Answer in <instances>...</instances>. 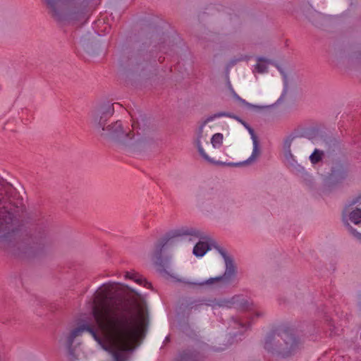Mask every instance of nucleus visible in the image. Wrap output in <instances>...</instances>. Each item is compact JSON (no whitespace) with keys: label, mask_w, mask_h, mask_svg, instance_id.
<instances>
[{"label":"nucleus","mask_w":361,"mask_h":361,"mask_svg":"<svg viewBox=\"0 0 361 361\" xmlns=\"http://www.w3.org/2000/svg\"><path fill=\"white\" fill-rule=\"evenodd\" d=\"M97 326L85 322L65 338L68 349L75 338L88 332L115 361H127L145 328L147 310L141 295L123 283L109 282L101 286L91 302Z\"/></svg>","instance_id":"f257e3e1"},{"label":"nucleus","mask_w":361,"mask_h":361,"mask_svg":"<svg viewBox=\"0 0 361 361\" xmlns=\"http://www.w3.org/2000/svg\"><path fill=\"white\" fill-rule=\"evenodd\" d=\"M23 201L11 185L0 184V246L14 240L20 230Z\"/></svg>","instance_id":"f03ea898"},{"label":"nucleus","mask_w":361,"mask_h":361,"mask_svg":"<svg viewBox=\"0 0 361 361\" xmlns=\"http://www.w3.org/2000/svg\"><path fill=\"white\" fill-rule=\"evenodd\" d=\"M54 18L63 24L75 25L84 18L85 6L80 0H44Z\"/></svg>","instance_id":"7ed1b4c3"},{"label":"nucleus","mask_w":361,"mask_h":361,"mask_svg":"<svg viewBox=\"0 0 361 361\" xmlns=\"http://www.w3.org/2000/svg\"><path fill=\"white\" fill-rule=\"evenodd\" d=\"M264 348L268 352L277 353L283 357H288L299 349V342L290 330H284L279 334L273 333L267 336Z\"/></svg>","instance_id":"20e7f679"},{"label":"nucleus","mask_w":361,"mask_h":361,"mask_svg":"<svg viewBox=\"0 0 361 361\" xmlns=\"http://www.w3.org/2000/svg\"><path fill=\"white\" fill-rule=\"evenodd\" d=\"M114 112V109L111 106H109L105 110H99L92 112L91 117L92 122L99 128H102L101 135L104 137H111L116 139L130 138L131 139V133H126L122 128V124L120 121L104 127L106 115L111 116Z\"/></svg>","instance_id":"39448f33"},{"label":"nucleus","mask_w":361,"mask_h":361,"mask_svg":"<svg viewBox=\"0 0 361 361\" xmlns=\"http://www.w3.org/2000/svg\"><path fill=\"white\" fill-rule=\"evenodd\" d=\"M182 236H188L189 240H192L193 239H204V235L202 232L200 231L188 227H183L180 228H178L173 230L169 233L166 238H163L157 245V249L158 251H161L162 247L167 244L168 243H173L174 239L178 237Z\"/></svg>","instance_id":"423d86ee"},{"label":"nucleus","mask_w":361,"mask_h":361,"mask_svg":"<svg viewBox=\"0 0 361 361\" xmlns=\"http://www.w3.org/2000/svg\"><path fill=\"white\" fill-rule=\"evenodd\" d=\"M221 306H226L228 307H235L241 310L248 311V317H252L253 314L259 317L262 315V313L259 312L254 306L252 302H250L247 298L242 295H236L232 298L231 301L226 302L225 305H221Z\"/></svg>","instance_id":"0eeeda50"},{"label":"nucleus","mask_w":361,"mask_h":361,"mask_svg":"<svg viewBox=\"0 0 361 361\" xmlns=\"http://www.w3.org/2000/svg\"><path fill=\"white\" fill-rule=\"evenodd\" d=\"M221 254L223 256L225 264H226V271L222 276H218L214 278H210L206 281L202 282L200 283V285H212L214 284L216 282L219 281H228L231 279V278L235 274V267L233 263V261L231 259L228 257L226 253L223 251H221Z\"/></svg>","instance_id":"6e6552de"},{"label":"nucleus","mask_w":361,"mask_h":361,"mask_svg":"<svg viewBox=\"0 0 361 361\" xmlns=\"http://www.w3.org/2000/svg\"><path fill=\"white\" fill-rule=\"evenodd\" d=\"M356 204H361V195L352 200L349 205H347L343 212V218L348 216L349 219L355 224L361 223V209H356L350 211V207Z\"/></svg>","instance_id":"1a4fd4ad"},{"label":"nucleus","mask_w":361,"mask_h":361,"mask_svg":"<svg viewBox=\"0 0 361 361\" xmlns=\"http://www.w3.org/2000/svg\"><path fill=\"white\" fill-rule=\"evenodd\" d=\"M126 279L132 280L135 281L136 283L142 286L147 288H151L152 285L149 282L147 281L146 279L140 275L138 273L133 271H128L125 274Z\"/></svg>","instance_id":"9d476101"},{"label":"nucleus","mask_w":361,"mask_h":361,"mask_svg":"<svg viewBox=\"0 0 361 361\" xmlns=\"http://www.w3.org/2000/svg\"><path fill=\"white\" fill-rule=\"evenodd\" d=\"M209 250V245L202 241L198 242L193 248V254L196 257H202Z\"/></svg>","instance_id":"9b49d317"},{"label":"nucleus","mask_w":361,"mask_h":361,"mask_svg":"<svg viewBox=\"0 0 361 361\" xmlns=\"http://www.w3.org/2000/svg\"><path fill=\"white\" fill-rule=\"evenodd\" d=\"M252 141H253V150H252L251 156L247 160V162H250V161L256 159L260 154V150L259 148V143H258L257 139L253 135H252Z\"/></svg>","instance_id":"f8f14e48"},{"label":"nucleus","mask_w":361,"mask_h":361,"mask_svg":"<svg viewBox=\"0 0 361 361\" xmlns=\"http://www.w3.org/2000/svg\"><path fill=\"white\" fill-rule=\"evenodd\" d=\"M224 136L221 133H215L211 139V142L214 148L219 147L223 143Z\"/></svg>","instance_id":"ddd939ff"},{"label":"nucleus","mask_w":361,"mask_h":361,"mask_svg":"<svg viewBox=\"0 0 361 361\" xmlns=\"http://www.w3.org/2000/svg\"><path fill=\"white\" fill-rule=\"evenodd\" d=\"M267 61L260 58L257 61V63L255 66V68L257 69L258 73H264L267 71Z\"/></svg>","instance_id":"4468645a"},{"label":"nucleus","mask_w":361,"mask_h":361,"mask_svg":"<svg viewBox=\"0 0 361 361\" xmlns=\"http://www.w3.org/2000/svg\"><path fill=\"white\" fill-rule=\"evenodd\" d=\"M323 154L322 151L316 149L310 155V159L312 164H317L322 159Z\"/></svg>","instance_id":"2eb2a0df"},{"label":"nucleus","mask_w":361,"mask_h":361,"mask_svg":"<svg viewBox=\"0 0 361 361\" xmlns=\"http://www.w3.org/2000/svg\"><path fill=\"white\" fill-rule=\"evenodd\" d=\"M198 151L200 154V155L206 160L209 161H212V160L209 159V157H208V155L207 154V153L205 152V151L204 150V149L202 148V147L201 146H199L198 147Z\"/></svg>","instance_id":"dca6fc26"},{"label":"nucleus","mask_w":361,"mask_h":361,"mask_svg":"<svg viewBox=\"0 0 361 361\" xmlns=\"http://www.w3.org/2000/svg\"><path fill=\"white\" fill-rule=\"evenodd\" d=\"M235 322L240 327L245 328L246 329L250 325L251 320H249L248 322H244L243 321H236Z\"/></svg>","instance_id":"f3484780"},{"label":"nucleus","mask_w":361,"mask_h":361,"mask_svg":"<svg viewBox=\"0 0 361 361\" xmlns=\"http://www.w3.org/2000/svg\"><path fill=\"white\" fill-rule=\"evenodd\" d=\"M353 233L355 236H356L358 239H361V234L357 232L355 230L352 229Z\"/></svg>","instance_id":"a211bd4d"},{"label":"nucleus","mask_w":361,"mask_h":361,"mask_svg":"<svg viewBox=\"0 0 361 361\" xmlns=\"http://www.w3.org/2000/svg\"><path fill=\"white\" fill-rule=\"evenodd\" d=\"M229 165H232V166H233V165H235V166H238V165H239V164H233V163H231V164H229Z\"/></svg>","instance_id":"6ab92c4d"}]
</instances>
